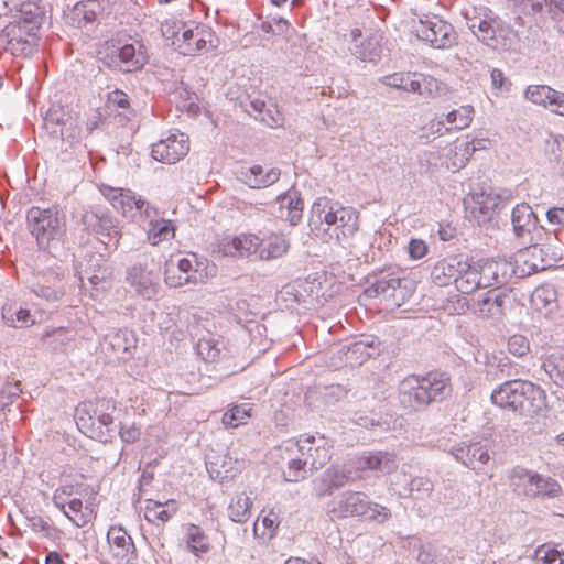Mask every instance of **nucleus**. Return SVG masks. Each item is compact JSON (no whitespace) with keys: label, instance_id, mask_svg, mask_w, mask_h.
Here are the masks:
<instances>
[{"label":"nucleus","instance_id":"nucleus-1","mask_svg":"<svg viewBox=\"0 0 564 564\" xmlns=\"http://www.w3.org/2000/svg\"><path fill=\"white\" fill-rule=\"evenodd\" d=\"M452 391L451 376L441 370L408 376L399 387L401 402L415 411L444 401Z\"/></svg>","mask_w":564,"mask_h":564},{"label":"nucleus","instance_id":"nucleus-2","mask_svg":"<svg viewBox=\"0 0 564 564\" xmlns=\"http://www.w3.org/2000/svg\"><path fill=\"white\" fill-rule=\"evenodd\" d=\"M327 513L334 519L362 518L366 521L384 523L392 513L389 508L370 501L361 491L347 490L327 502Z\"/></svg>","mask_w":564,"mask_h":564},{"label":"nucleus","instance_id":"nucleus-3","mask_svg":"<svg viewBox=\"0 0 564 564\" xmlns=\"http://www.w3.org/2000/svg\"><path fill=\"white\" fill-rule=\"evenodd\" d=\"M312 219L317 218L321 224L327 226V230L333 228L330 237L343 245L359 229V213L349 206H343L338 202H332L327 198H318L311 208Z\"/></svg>","mask_w":564,"mask_h":564},{"label":"nucleus","instance_id":"nucleus-4","mask_svg":"<svg viewBox=\"0 0 564 564\" xmlns=\"http://www.w3.org/2000/svg\"><path fill=\"white\" fill-rule=\"evenodd\" d=\"M28 227L41 249L59 245L66 236V216L53 206L48 208L31 207L26 213Z\"/></svg>","mask_w":564,"mask_h":564},{"label":"nucleus","instance_id":"nucleus-5","mask_svg":"<svg viewBox=\"0 0 564 564\" xmlns=\"http://www.w3.org/2000/svg\"><path fill=\"white\" fill-rule=\"evenodd\" d=\"M18 34L14 30L9 41L10 48L14 55L29 56L36 46L37 32L42 25L44 13L42 8L30 0L21 3L19 9Z\"/></svg>","mask_w":564,"mask_h":564},{"label":"nucleus","instance_id":"nucleus-6","mask_svg":"<svg viewBox=\"0 0 564 564\" xmlns=\"http://www.w3.org/2000/svg\"><path fill=\"white\" fill-rule=\"evenodd\" d=\"M414 292L413 282L399 272L381 271L369 281L365 295L370 299L381 297L390 307H400Z\"/></svg>","mask_w":564,"mask_h":564},{"label":"nucleus","instance_id":"nucleus-7","mask_svg":"<svg viewBox=\"0 0 564 564\" xmlns=\"http://www.w3.org/2000/svg\"><path fill=\"white\" fill-rule=\"evenodd\" d=\"M115 403L111 400L98 399L95 403H82L77 406L75 422L78 430L89 437L99 436L101 427L109 432L113 423L111 412Z\"/></svg>","mask_w":564,"mask_h":564},{"label":"nucleus","instance_id":"nucleus-8","mask_svg":"<svg viewBox=\"0 0 564 564\" xmlns=\"http://www.w3.org/2000/svg\"><path fill=\"white\" fill-rule=\"evenodd\" d=\"M466 26L479 41L494 50H503L505 43L500 40V21L492 17L487 8H470L462 11Z\"/></svg>","mask_w":564,"mask_h":564},{"label":"nucleus","instance_id":"nucleus-9","mask_svg":"<svg viewBox=\"0 0 564 564\" xmlns=\"http://www.w3.org/2000/svg\"><path fill=\"white\" fill-rule=\"evenodd\" d=\"M282 448L303 455L311 470L324 467L333 455L332 443L321 434L302 435L297 440H288L283 442Z\"/></svg>","mask_w":564,"mask_h":564},{"label":"nucleus","instance_id":"nucleus-10","mask_svg":"<svg viewBox=\"0 0 564 564\" xmlns=\"http://www.w3.org/2000/svg\"><path fill=\"white\" fill-rule=\"evenodd\" d=\"M383 85L405 93L434 98L440 91V82L431 75L419 72H398L379 79Z\"/></svg>","mask_w":564,"mask_h":564},{"label":"nucleus","instance_id":"nucleus-11","mask_svg":"<svg viewBox=\"0 0 564 564\" xmlns=\"http://www.w3.org/2000/svg\"><path fill=\"white\" fill-rule=\"evenodd\" d=\"M104 195L117 212L133 221L155 214V206L131 189L109 187Z\"/></svg>","mask_w":564,"mask_h":564},{"label":"nucleus","instance_id":"nucleus-12","mask_svg":"<svg viewBox=\"0 0 564 564\" xmlns=\"http://www.w3.org/2000/svg\"><path fill=\"white\" fill-rule=\"evenodd\" d=\"M415 32L420 40L427 42L437 50L449 48L457 41L453 25L437 15L426 17L424 20L421 19Z\"/></svg>","mask_w":564,"mask_h":564},{"label":"nucleus","instance_id":"nucleus-13","mask_svg":"<svg viewBox=\"0 0 564 564\" xmlns=\"http://www.w3.org/2000/svg\"><path fill=\"white\" fill-rule=\"evenodd\" d=\"M512 479L516 489L529 497L556 498L562 492L557 480L530 470L517 471Z\"/></svg>","mask_w":564,"mask_h":564},{"label":"nucleus","instance_id":"nucleus-14","mask_svg":"<svg viewBox=\"0 0 564 564\" xmlns=\"http://www.w3.org/2000/svg\"><path fill=\"white\" fill-rule=\"evenodd\" d=\"M203 267L195 254L183 257L177 261L170 260L164 271V281L171 288H180L185 284H197L203 281Z\"/></svg>","mask_w":564,"mask_h":564},{"label":"nucleus","instance_id":"nucleus-15","mask_svg":"<svg viewBox=\"0 0 564 564\" xmlns=\"http://www.w3.org/2000/svg\"><path fill=\"white\" fill-rule=\"evenodd\" d=\"M82 224L89 231L106 237L102 242L117 248L119 245L120 229L117 219L102 208L87 210L82 215Z\"/></svg>","mask_w":564,"mask_h":564},{"label":"nucleus","instance_id":"nucleus-16","mask_svg":"<svg viewBox=\"0 0 564 564\" xmlns=\"http://www.w3.org/2000/svg\"><path fill=\"white\" fill-rule=\"evenodd\" d=\"M189 151L188 137L180 131L171 133L167 138L152 145V158L159 162L174 164Z\"/></svg>","mask_w":564,"mask_h":564},{"label":"nucleus","instance_id":"nucleus-17","mask_svg":"<svg viewBox=\"0 0 564 564\" xmlns=\"http://www.w3.org/2000/svg\"><path fill=\"white\" fill-rule=\"evenodd\" d=\"M352 480L351 469L332 464L321 476L313 479V494L318 498L330 496L335 490L343 488Z\"/></svg>","mask_w":564,"mask_h":564},{"label":"nucleus","instance_id":"nucleus-18","mask_svg":"<svg viewBox=\"0 0 564 564\" xmlns=\"http://www.w3.org/2000/svg\"><path fill=\"white\" fill-rule=\"evenodd\" d=\"M262 242V238L254 234L225 237L217 243V252L224 257L248 258L256 253L259 256Z\"/></svg>","mask_w":564,"mask_h":564},{"label":"nucleus","instance_id":"nucleus-19","mask_svg":"<svg viewBox=\"0 0 564 564\" xmlns=\"http://www.w3.org/2000/svg\"><path fill=\"white\" fill-rule=\"evenodd\" d=\"M479 271L484 288L496 286L499 289L517 276V268L513 262L501 259L479 261Z\"/></svg>","mask_w":564,"mask_h":564},{"label":"nucleus","instance_id":"nucleus-20","mask_svg":"<svg viewBox=\"0 0 564 564\" xmlns=\"http://www.w3.org/2000/svg\"><path fill=\"white\" fill-rule=\"evenodd\" d=\"M451 454L470 469H480L490 460L489 449L481 442H460L452 447Z\"/></svg>","mask_w":564,"mask_h":564},{"label":"nucleus","instance_id":"nucleus-21","mask_svg":"<svg viewBox=\"0 0 564 564\" xmlns=\"http://www.w3.org/2000/svg\"><path fill=\"white\" fill-rule=\"evenodd\" d=\"M547 252L538 245L521 250L516 256L513 265L517 268V278L529 276L545 270L551 264L546 260Z\"/></svg>","mask_w":564,"mask_h":564},{"label":"nucleus","instance_id":"nucleus-22","mask_svg":"<svg viewBox=\"0 0 564 564\" xmlns=\"http://www.w3.org/2000/svg\"><path fill=\"white\" fill-rule=\"evenodd\" d=\"M520 386V395L517 397L513 412L530 416L536 414L544 406V391L539 386L527 380H522Z\"/></svg>","mask_w":564,"mask_h":564},{"label":"nucleus","instance_id":"nucleus-23","mask_svg":"<svg viewBox=\"0 0 564 564\" xmlns=\"http://www.w3.org/2000/svg\"><path fill=\"white\" fill-rule=\"evenodd\" d=\"M59 283L61 279L53 271L34 273L26 282L32 293L50 302L58 301L62 297Z\"/></svg>","mask_w":564,"mask_h":564},{"label":"nucleus","instance_id":"nucleus-24","mask_svg":"<svg viewBox=\"0 0 564 564\" xmlns=\"http://www.w3.org/2000/svg\"><path fill=\"white\" fill-rule=\"evenodd\" d=\"M126 281L143 299L150 300L156 294L153 271L149 270L145 264H134L128 268Z\"/></svg>","mask_w":564,"mask_h":564},{"label":"nucleus","instance_id":"nucleus-25","mask_svg":"<svg viewBox=\"0 0 564 564\" xmlns=\"http://www.w3.org/2000/svg\"><path fill=\"white\" fill-rule=\"evenodd\" d=\"M137 338L130 329H117L105 335L102 348L110 350L120 360H128L137 347Z\"/></svg>","mask_w":564,"mask_h":564},{"label":"nucleus","instance_id":"nucleus-26","mask_svg":"<svg viewBox=\"0 0 564 564\" xmlns=\"http://www.w3.org/2000/svg\"><path fill=\"white\" fill-rule=\"evenodd\" d=\"M509 300L506 292L495 288L475 302L474 310L482 317L499 318L503 315Z\"/></svg>","mask_w":564,"mask_h":564},{"label":"nucleus","instance_id":"nucleus-27","mask_svg":"<svg viewBox=\"0 0 564 564\" xmlns=\"http://www.w3.org/2000/svg\"><path fill=\"white\" fill-rule=\"evenodd\" d=\"M141 221H148L147 241L151 246H159L162 242L170 241L175 236L176 227L174 223L161 217V212L156 206L155 214L144 217Z\"/></svg>","mask_w":564,"mask_h":564},{"label":"nucleus","instance_id":"nucleus-28","mask_svg":"<svg viewBox=\"0 0 564 564\" xmlns=\"http://www.w3.org/2000/svg\"><path fill=\"white\" fill-rule=\"evenodd\" d=\"M280 176V169L272 167L264 172L263 167L258 164L242 167L238 172V178L250 188H267L276 183Z\"/></svg>","mask_w":564,"mask_h":564},{"label":"nucleus","instance_id":"nucleus-29","mask_svg":"<svg viewBox=\"0 0 564 564\" xmlns=\"http://www.w3.org/2000/svg\"><path fill=\"white\" fill-rule=\"evenodd\" d=\"M122 65V73L138 72L148 63L145 46L140 42L124 44L116 51Z\"/></svg>","mask_w":564,"mask_h":564},{"label":"nucleus","instance_id":"nucleus-30","mask_svg":"<svg viewBox=\"0 0 564 564\" xmlns=\"http://www.w3.org/2000/svg\"><path fill=\"white\" fill-rule=\"evenodd\" d=\"M512 230L516 237H530L538 225V217L532 207L525 203L518 204L511 212Z\"/></svg>","mask_w":564,"mask_h":564},{"label":"nucleus","instance_id":"nucleus-31","mask_svg":"<svg viewBox=\"0 0 564 564\" xmlns=\"http://www.w3.org/2000/svg\"><path fill=\"white\" fill-rule=\"evenodd\" d=\"M462 259L457 257H449L440 260L432 269L431 278L434 284L438 286H446L451 283L456 285L459 274V267Z\"/></svg>","mask_w":564,"mask_h":564},{"label":"nucleus","instance_id":"nucleus-32","mask_svg":"<svg viewBox=\"0 0 564 564\" xmlns=\"http://www.w3.org/2000/svg\"><path fill=\"white\" fill-rule=\"evenodd\" d=\"M379 341L373 337H364L345 346L346 360L351 365H361L378 352Z\"/></svg>","mask_w":564,"mask_h":564},{"label":"nucleus","instance_id":"nucleus-33","mask_svg":"<svg viewBox=\"0 0 564 564\" xmlns=\"http://www.w3.org/2000/svg\"><path fill=\"white\" fill-rule=\"evenodd\" d=\"M459 267V274L456 282V289L463 294H469L477 289H485L482 286L481 274L479 271V261L473 264L462 260Z\"/></svg>","mask_w":564,"mask_h":564},{"label":"nucleus","instance_id":"nucleus-34","mask_svg":"<svg viewBox=\"0 0 564 564\" xmlns=\"http://www.w3.org/2000/svg\"><path fill=\"white\" fill-rule=\"evenodd\" d=\"M276 202L280 205L281 217L285 218L291 225H297L302 218L304 203L300 194L295 191H288L278 195Z\"/></svg>","mask_w":564,"mask_h":564},{"label":"nucleus","instance_id":"nucleus-35","mask_svg":"<svg viewBox=\"0 0 564 564\" xmlns=\"http://www.w3.org/2000/svg\"><path fill=\"white\" fill-rule=\"evenodd\" d=\"M109 274L110 272L105 265V260L99 253L91 254L87 260L85 269L78 271L82 284L84 285V281L87 280L93 289L104 282Z\"/></svg>","mask_w":564,"mask_h":564},{"label":"nucleus","instance_id":"nucleus-36","mask_svg":"<svg viewBox=\"0 0 564 564\" xmlns=\"http://www.w3.org/2000/svg\"><path fill=\"white\" fill-rule=\"evenodd\" d=\"M262 240L263 242L259 251V259L262 261L280 259L290 249V240L283 234H271L267 238H262Z\"/></svg>","mask_w":564,"mask_h":564},{"label":"nucleus","instance_id":"nucleus-37","mask_svg":"<svg viewBox=\"0 0 564 564\" xmlns=\"http://www.w3.org/2000/svg\"><path fill=\"white\" fill-rule=\"evenodd\" d=\"M397 468L394 455L388 452H375L358 460V470H372L390 474Z\"/></svg>","mask_w":564,"mask_h":564},{"label":"nucleus","instance_id":"nucleus-38","mask_svg":"<svg viewBox=\"0 0 564 564\" xmlns=\"http://www.w3.org/2000/svg\"><path fill=\"white\" fill-rule=\"evenodd\" d=\"M521 381L520 379L508 380L497 387L490 395L492 403L513 412L517 397L520 395Z\"/></svg>","mask_w":564,"mask_h":564},{"label":"nucleus","instance_id":"nucleus-39","mask_svg":"<svg viewBox=\"0 0 564 564\" xmlns=\"http://www.w3.org/2000/svg\"><path fill=\"white\" fill-rule=\"evenodd\" d=\"M184 541L188 552L197 557L209 551V542L200 527L189 523L185 528Z\"/></svg>","mask_w":564,"mask_h":564},{"label":"nucleus","instance_id":"nucleus-40","mask_svg":"<svg viewBox=\"0 0 564 564\" xmlns=\"http://www.w3.org/2000/svg\"><path fill=\"white\" fill-rule=\"evenodd\" d=\"M2 318L7 326L14 328H24L35 324V319L30 310L17 307L13 304H6L2 307Z\"/></svg>","mask_w":564,"mask_h":564},{"label":"nucleus","instance_id":"nucleus-41","mask_svg":"<svg viewBox=\"0 0 564 564\" xmlns=\"http://www.w3.org/2000/svg\"><path fill=\"white\" fill-rule=\"evenodd\" d=\"M177 511V503L175 500H167L160 502L155 500H148L144 509V517L149 522L169 521Z\"/></svg>","mask_w":564,"mask_h":564},{"label":"nucleus","instance_id":"nucleus-42","mask_svg":"<svg viewBox=\"0 0 564 564\" xmlns=\"http://www.w3.org/2000/svg\"><path fill=\"white\" fill-rule=\"evenodd\" d=\"M252 500L245 491L231 498L228 506V517L237 523H246L251 516Z\"/></svg>","mask_w":564,"mask_h":564},{"label":"nucleus","instance_id":"nucleus-43","mask_svg":"<svg viewBox=\"0 0 564 564\" xmlns=\"http://www.w3.org/2000/svg\"><path fill=\"white\" fill-rule=\"evenodd\" d=\"M448 549L444 545L426 543L420 546L416 561L419 564H446Z\"/></svg>","mask_w":564,"mask_h":564},{"label":"nucleus","instance_id":"nucleus-44","mask_svg":"<svg viewBox=\"0 0 564 564\" xmlns=\"http://www.w3.org/2000/svg\"><path fill=\"white\" fill-rule=\"evenodd\" d=\"M74 338V332L66 327H56L46 330L42 340L52 350H62Z\"/></svg>","mask_w":564,"mask_h":564},{"label":"nucleus","instance_id":"nucleus-45","mask_svg":"<svg viewBox=\"0 0 564 564\" xmlns=\"http://www.w3.org/2000/svg\"><path fill=\"white\" fill-rule=\"evenodd\" d=\"M546 158L564 175V137L552 135L545 142Z\"/></svg>","mask_w":564,"mask_h":564},{"label":"nucleus","instance_id":"nucleus-46","mask_svg":"<svg viewBox=\"0 0 564 564\" xmlns=\"http://www.w3.org/2000/svg\"><path fill=\"white\" fill-rule=\"evenodd\" d=\"M250 416L251 405L249 403L235 404L224 413L221 422L225 426L238 427L246 424Z\"/></svg>","mask_w":564,"mask_h":564},{"label":"nucleus","instance_id":"nucleus-47","mask_svg":"<svg viewBox=\"0 0 564 564\" xmlns=\"http://www.w3.org/2000/svg\"><path fill=\"white\" fill-rule=\"evenodd\" d=\"M283 459H286V469L283 470L284 480L288 482H297L306 478L307 469L310 466L304 458H294L285 457L282 455Z\"/></svg>","mask_w":564,"mask_h":564},{"label":"nucleus","instance_id":"nucleus-48","mask_svg":"<svg viewBox=\"0 0 564 564\" xmlns=\"http://www.w3.org/2000/svg\"><path fill=\"white\" fill-rule=\"evenodd\" d=\"M69 121L70 117L62 106L52 105L46 111V115L43 119V124L46 131L51 134V130L62 129L63 127L67 126Z\"/></svg>","mask_w":564,"mask_h":564},{"label":"nucleus","instance_id":"nucleus-49","mask_svg":"<svg viewBox=\"0 0 564 564\" xmlns=\"http://www.w3.org/2000/svg\"><path fill=\"white\" fill-rule=\"evenodd\" d=\"M473 112H474V109L471 106H469V105L462 106L458 109H454V110L449 111L445 116L444 120H445V122H447L452 126V128H449V130H452V129L463 130L471 123Z\"/></svg>","mask_w":564,"mask_h":564},{"label":"nucleus","instance_id":"nucleus-50","mask_svg":"<svg viewBox=\"0 0 564 564\" xmlns=\"http://www.w3.org/2000/svg\"><path fill=\"white\" fill-rule=\"evenodd\" d=\"M107 539L109 543L121 549L123 555L135 551L132 538L128 535L127 531L121 525L111 527L108 531Z\"/></svg>","mask_w":564,"mask_h":564},{"label":"nucleus","instance_id":"nucleus-51","mask_svg":"<svg viewBox=\"0 0 564 564\" xmlns=\"http://www.w3.org/2000/svg\"><path fill=\"white\" fill-rule=\"evenodd\" d=\"M535 564H564V553L554 545L542 544L534 551Z\"/></svg>","mask_w":564,"mask_h":564},{"label":"nucleus","instance_id":"nucleus-52","mask_svg":"<svg viewBox=\"0 0 564 564\" xmlns=\"http://www.w3.org/2000/svg\"><path fill=\"white\" fill-rule=\"evenodd\" d=\"M352 54L362 62H375L380 57V46L376 39H367L356 44Z\"/></svg>","mask_w":564,"mask_h":564},{"label":"nucleus","instance_id":"nucleus-53","mask_svg":"<svg viewBox=\"0 0 564 564\" xmlns=\"http://www.w3.org/2000/svg\"><path fill=\"white\" fill-rule=\"evenodd\" d=\"M543 367L556 384L564 387V354L552 355Z\"/></svg>","mask_w":564,"mask_h":564},{"label":"nucleus","instance_id":"nucleus-54","mask_svg":"<svg viewBox=\"0 0 564 564\" xmlns=\"http://www.w3.org/2000/svg\"><path fill=\"white\" fill-rule=\"evenodd\" d=\"M552 88L547 85H530L524 91V96L531 102L546 108Z\"/></svg>","mask_w":564,"mask_h":564},{"label":"nucleus","instance_id":"nucleus-55","mask_svg":"<svg viewBox=\"0 0 564 564\" xmlns=\"http://www.w3.org/2000/svg\"><path fill=\"white\" fill-rule=\"evenodd\" d=\"M68 510L70 514L69 521L77 528L85 527L88 521L89 517L86 512L83 511V501L82 499L74 498L68 501Z\"/></svg>","mask_w":564,"mask_h":564},{"label":"nucleus","instance_id":"nucleus-56","mask_svg":"<svg viewBox=\"0 0 564 564\" xmlns=\"http://www.w3.org/2000/svg\"><path fill=\"white\" fill-rule=\"evenodd\" d=\"M197 352L205 361L214 362L220 357L221 350L212 339L203 338L197 343Z\"/></svg>","mask_w":564,"mask_h":564},{"label":"nucleus","instance_id":"nucleus-57","mask_svg":"<svg viewBox=\"0 0 564 564\" xmlns=\"http://www.w3.org/2000/svg\"><path fill=\"white\" fill-rule=\"evenodd\" d=\"M22 392L21 383L17 382H6L2 389L0 390V409L4 410L11 403H13L14 399L20 395Z\"/></svg>","mask_w":564,"mask_h":564},{"label":"nucleus","instance_id":"nucleus-58","mask_svg":"<svg viewBox=\"0 0 564 564\" xmlns=\"http://www.w3.org/2000/svg\"><path fill=\"white\" fill-rule=\"evenodd\" d=\"M51 135L73 144L79 140L80 129L74 121L70 120L67 126L63 127L62 129L51 130Z\"/></svg>","mask_w":564,"mask_h":564},{"label":"nucleus","instance_id":"nucleus-59","mask_svg":"<svg viewBox=\"0 0 564 564\" xmlns=\"http://www.w3.org/2000/svg\"><path fill=\"white\" fill-rule=\"evenodd\" d=\"M508 350L516 357H522L530 350L529 340L523 335H513L508 340Z\"/></svg>","mask_w":564,"mask_h":564},{"label":"nucleus","instance_id":"nucleus-60","mask_svg":"<svg viewBox=\"0 0 564 564\" xmlns=\"http://www.w3.org/2000/svg\"><path fill=\"white\" fill-rule=\"evenodd\" d=\"M410 491L416 494L417 498H425L433 491V482L426 477H415L411 479Z\"/></svg>","mask_w":564,"mask_h":564},{"label":"nucleus","instance_id":"nucleus-61","mask_svg":"<svg viewBox=\"0 0 564 564\" xmlns=\"http://www.w3.org/2000/svg\"><path fill=\"white\" fill-rule=\"evenodd\" d=\"M99 3L96 0H88L84 3H78L75 7L76 13L82 14L86 23H91L97 19Z\"/></svg>","mask_w":564,"mask_h":564},{"label":"nucleus","instance_id":"nucleus-62","mask_svg":"<svg viewBox=\"0 0 564 564\" xmlns=\"http://www.w3.org/2000/svg\"><path fill=\"white\" fill-rule=\"evenodd\" d=\"M477 204L479 205V223H482L490 218L491 210L497 207V199L490 195L480 193L477 198Z\"/></svg>","mask_w":564,"mask_h":564},{"label":"nucleus","instance_id":"nucleus-63","mask_svg":"<svg viewBox=\"0 0 564 564\" xmlns=\"http://www.w3.org/2000/svg\"><path fill=\"white\" fill-rule=\"evenodd\" d=\"M546 108L551 112L564 117V93L552 88Z\"/></svg>","mask_w":564,"mask_h":564},{"label":"nucleus","instance_id":"nucleus-64","mask_svg":"<svg viewBox=\"0 0 564 564\" xmlns=\"http://www.w3.org/2000/svg\"><path fill=\"white\" fill-rule=\"evenodd\" d=\"M262 527L264 530L262 531L261 535H267L268 539H272L276 528L279 527L278 514L271 511L267 516H264L262 518Z\"/></svg>","mask_w":564,"mask_h":564}]
</instances>
